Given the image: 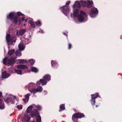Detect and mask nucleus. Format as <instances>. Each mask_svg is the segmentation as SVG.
Listing matches in <instances>:
<instances>
[{
    "mask_svg": "<svg viewBox=\"0 0 122 122\" xmlns=\"http://www.w3.org/2000/svg\"><path fill=\"white\" fill-rule=\"evenodd\" d=\"M79 10L76 9L74 10L73 14L75 16H76L78 20L81 22H84L87 20V15L86 13L82 10L80 11V14H78Z\"/></svg>",
    "mask_w": 122,
    "mask_h": 122,
    "instance_id": "obj_1",
    "label": "nucleus"
},
{
    "mask_svg": "<svg viewBox=\"0 0 122 122\" xmlns=\"http://www.w3.org/2000/svg\"><path fill=\"white\" fill-rule=\"evenodd\" d=\"M8 17H10L11 20L15 24H17L18 22L19 25L21 24V18H19L17 16H14V13H10L8 15Z\"/></svg>",
    "mask_w": 122,
    "mask_h": 122,
    "instance_id": "obj_2",
    "label": "nucleus"
},
{
    "mask_svg": "<svg viewBox=\"0 0 122 122\" xmlns=\"http://www.w3.org/2000/svg\"><path fill=\"white\" fill-rule=\"evenodd\" d=\"M51 76L50 75H46L43 77L44 79H40L39 81L37 82L36 84H40V83H41L42 85H46L47 83V82L51 80Z\"/></svg>",
    "mask_w": 122,
    "mask_h": 122,
    "instance_id": "obj_3",
    "label": "nucleus"
},
{
    "mask_svg": "<svg viewBox=\"0 0 122 122\" xmlns=\"http://www.w3.org/2000/svg\"><path fill=\"white\" fill-rule=\"evenodd\" d=\"M85 115L83 113L79 112H77L74 113L72 117V120L73 122H75L76 120V119L81 118L82 117H85Z\"/></svg>",
    "mask_w": 122,
    "mask_h": 122,
    "instance_id": "obj_4",
    "label": "nucleus"
},
{
    "mask_svg": "<svg viewBox=\"0 0 122 122\" xmlns=\"http://www.w3.org/2000/svg\"><path fill=\"white\" fill-rule=\"evenodd\" d=\"M8 45H9L14 46L16 42V38L13 36H11L10 34L8 35Z\"/></svg>",
    "mask_w": 122,
    "mask_h": 122,
    "instance_id": "obj_5",
    "label": "nucleus"
},
{
    "mask_svg": "<svg viewBox=\"0 0 122 122\" xmlns=\"http://www.w3.org/2000/svg\"><path fill=\"white\" fill-rule=\"evenodd\" d=\"M98 95V93L91 95L92 99L90 100V102L92 105H95L96 103L95 99L97 98Z\"/></svg>",
    "mask_w": 122,
    "mask_h": 122,
    "instance_id": "obj_6",
    "label": "nucleus"
},
{
    "mask_svg": "<svg viewBox=\"0 0 122 122\" xmlns=\"http://www.w3.org/2000/svg\"><path fill=\"white\" fill-rule=\"evenodd\" d=\"M16 97L15 96L9 94L8 95V103H11V104H13L15 102L14 100L15 99Z\"/></svg>",
    "mask_w": 122,
    "mask_h": 122,
    "instance_id": "obj_7",
    "label": "nucleus"
},
{
    "mask_svg": "<svg viewBox=\"0 0 122 122\" xmlns=\"http://www.w3.org/2000/svg\"><path fill=\"white\" fill-rule=\"evenodd\" d=\"M98 10L96 8L94 7L92 8L90 10V15L92 17H93L98 13Z\"/></svg>",
    "mask_w": 122,
    "mask_h": 122,
    "instance_id": "obj_8",
    "label": "nucleus"
},
{
    "mask_svg": "<svg viewBox=\"0 0 122 122\" xmlns=\"http://www.w3.org/2000/svg\"><path fill=\"white\" fill-rule=\"evenodd\" d=\"M39 113L38 111L36 109H33L31 112L30 113V116L32 117H33L34 116H39Z\"/></svg>",
    "mask_w": 122,
    "mask_h": 122,
    "instance_id": "obj_9",
    "label": "nucleus"
},
{
    "mask_svg": "<svg viewBox=\"0 0 122 122\" xmlns=\"http://www.w3.org/2000/svg\"><path fill=\"white\" fill-rule=\"evenodd\" d=\"M16 57L15 58L11 57L10 58L9 60L8 59V65H12L15 62V60Z\"/></svg>",
    "mask_w": 122,
    "mask_h": 122,
    "instance_id": "obj_10",
    "label": "nucleus"
},
{
    "mask_svg": "<svg viewBox=\"0 0 122 122\" xmlns=\"http://www.w3.org/2000/svg\"><path fill=\"white\" fill-rule=\"evenodd\" d=\"M52 67L54 68H57L58 66V62L53 60H52L51 62Z\"/></svg>",
    "mask_w": 122,
    "mask_h": 122,
    "instance_id": "obj_11",
    "label": "nucleus"
},
{
    "mask_svg": "<svg viewBox=\"0 0 122 122\" xmlns=\"http://www.w3.org/2000/svg\"><path fill=\"white\" fill-rule=\"evenodd\" d=\"M81 6L80 1V2L78 1H77L76 2L75 4L73 5V7L74 8H79Z\"/></svg>",
    "mask_w": 122,
    "mask_h": 122,
    "instance_id": "obj_12",
    "label": "nucleus"
},
{
    "mask_svg": "<svg viewBox=\"0 0 122 122\" xmlns=\"http://www.w3.org/2000/svg\"><path fill=\"white\" fill-rule=\"evenodd\" d=\"M17 68L25 70L28 69V67L26 65L24 64L20 65H18L17 67Z\"/></svg>",
    "mask_w": 122,
    "mask_h": 122,
    "instance_id": "obj_13",
    "label": "nucleus"
},
{
    "mask_svg": "<svg viewBox=\"0 0 122 122\" xmlns=\"http://www.w3.org/2000/svg\"><path fill=\"white\" fill-rule=\"evenodd\" d=\"M26 29H22L19 30L17 32V34L18 35L22 36L26 32Z\"/></svg>",
    "mask_w": 122,
    "mask_h": 122,
    "instance_id": "obj_14",
    "label": "nucleus"
},
{
    "mask_svg": "<svg viewBox=\"0 0 122 122\" xmlns=\"http://www.w3.org/2000/svg\"><path fill=\"white\" fill-rule=\"evenodd\" d=\"M30 96V95L29 93L27 94L25 96V98L23 99L22 100L25 103L27 102L29 99V97Z\"/></svg>",
    "mask_w": 122,
    "mask_h": 122,
    "instance_id": "obj_15",
    "label": "nucleus"
},
{
    "mask_svg": "<svg viewBox=\"0 0 122 122\" xmlns=\"http://www.w3.org/2000/svg\"><path fill=\"white\" fill-rule=\"evenodd\" d=\"M8 76V74L5 71L2 73V77L0 78V80H2L3 79L7 78Z\"/></svg>",
    "mask_w": 122,
    "mask_h": 122,
    "instance_id": "obj_16",
    "label": "nucleus"
},
{
    "mask_svg": "<svg viewBox=\"0 0 122 122\" xmlns=\"http://www.w3.org/2000/svg\"><path fill=\"white\" fill-rule=\"evenodd\" d=\"M87 7L88 8H90L92 6V5L93 4V2L92 0H88L87 3Z\"/></svg>",
    "mask_w": 122,
    "mask_h": 122,
    "instance_id": "obj_17",
    "label": "nucleus"
},
{
    "mask_svg": "<svg viewBox=\"0 0 122 122\" xmlns=\"http://www.w3.org/2000/svg\"><path fill=\"white\" fill-rule=\"evenodd\" d=\"M63 9V12L65 14V12H66V13L68 12H69V11L70 9L67 7V6L64 5L62 7Z\"/></svg>",
    "mask_w": 122,
    "mask_h": 122,
    "instance_id": "obj_18",
    "label": "nucleus"
},
{
    "mask_svg": "<svg viewBox=\"0 0 122 122\" xmlns=\"http://www.w3.org/2000/svg\"><path fill=\"white\" fill-rule=\"evenodd\" d=\"M16 61H18L17 63L20 64H24L27 63V61L24 59L17 60Z\"/></svg>",
    "mask_w": 122,
    "mask_h": 122,
    "instance_id": "obj_19",
    "label": "nucleus"
},
{
    "mask_svg": "<svg viewBox=\"0 0 122 122\" xmlns=\"http://www.w3.org/2000/svg\"><path fill=\"white\" fill-rule=\"evenodd\" d=\"M29 91L31 93H33L34 94H35L37 92L36 91V89L31 88H28Z\"/></svg>",
    "mask_w": 122,
    "mask_h": 122,
    "instance_id": "obj_20",
    "label": "nucleus"
},
{
    "mask_svg": "<svg viewBox=\"0 0 122 122\" xmlns=\"http://www.w3.org/2000/svg\"><path fill=\"white\" fill-rule=\"evenodd\" d=\"M5 107V106L3 102H2V100L0 99V109H3Z\"/></svg>",
    "mask_w": 122,
    "mask_h": 122,
    "instance_id": "obj_21",
    "label": "nucleus"
},
{
    "mask_svg": "<svg viewBox=\"0 0 122 122\" xmlns=\"http://www.w3.org/2000/svg\"><path fill=\"white\" fill-rule=\"evenodd\" d=\"M18 47L19 50H23L24 49V46L21 43H20Z\"/></svg>",
    "mask_w": 122,
    "mask_h": 122,
    "instance_id": "obj_22",
    "label": "nucleus"
},
{
    "mask_svg": "<svg viewBox=\"0 0 122 122\" xmlns=\"http://www.w3.org/2000/svg\"><path fill=\"white\" fill-rule=\"evenodd\" d=\"M28 23L30 24L31 27L33 28H35L36 27V25L35 24V23L32 20H29L28 21Z\"/></svg>",
    "mask_w": 122,
    "mask_h": 122,
    "instance_id": "obj_23",
    "label": "nucleus"
},
{
    "mask_svg": "<svg viewBox=\"0 0 122 122\" xmlns=\"http://www.w3.org/2000/svg\"><path fill=\"white\" fill-rule=\"evenodd\" d=\"M81 4L82 6L86 7L87 5V3L86 1L81 0L80 1Z\"/></svg>",
    "mask_w": 122,
    "mask_h": 122,
    "instance_id": "obj_24",
    "label": "nucleus"
},
{
    "mask_svg": "<svg viewBox=\"0 0 122 122\" xmlns=\"http://www.w3.org/2000/svg\"><path fill=\"white\" fill-rule=\"evenodd\" d=\"M32 106H29L27 109L26 112L27 113H30L32 111Z\"/></svg>",
    "mask_w": 122,
    "mask_h": 122,
    "instance_id": "obj_25",
    "label": "nucleus"
},
{
    "mask_svg": "<svg viewBox=\"0 0 122 122\" xmlns=\"http://www.w3.org/2000/svg\"><path fill=\"white\" fill-rule=\"evenodd\" d=\"M15 51L14 49L9 50L8 51V55H12L14 54Z\"/></svg>",
    "mask_w": 122,
    "mask_h": 122,
    "instance_id": "obj_26",
    "label": "nucleus"
},
{
    "mask_svg": "<svg viewBox=\"0 0 122 122\" xmlns=\"http://www.w3.org/2000/svg\"><path fill=\"white\" fill-rule=\"evenodd\" d=\"M60 109L59 110V112H61V111L65 109V105L64 104L61 105L60 106Z\"/></svg>",
    "mask_w": 122,
    "mask_h": 122,
    "instance_id": "obj_27",
    "label": "nucleus"
},
{
    "mask_svg": "<svg viewBox=\"0 0 122 122\" xmlns=\"http://www.w3.org/2000/svg\"><path fill=\"white\" fill-rule=\"evenodd\" d=\"M25 118L26 122H29L30 119L29 116L28 115H26L25 116Z\"/></svg>",
    "mask_w": 122,
    "mask_h": 122,
    "instance_id": "obj_28",
    "label": "nucleus"
},
{
    "mask_svg": "<svg viewBox=\"0 0 122 122\" xmlns=\"http://www.w3.org/2000/svg\"><path fill=\"white\" fill-rule=\"evenodd\" d=\"M36 117L37 122H41V117L40 115L36 116Z\"/></svg>",
    "mask_w": 122,
    "mask_h": 122,
    "instance_id": "obj_29",
    "label": "nucleus"
},
{
    "mask_svg": "<svg viewBox=\"0 0 122 122\" xmlns=\"http://www.w3.org/2000/svg\"><path fill=\"white\" fill-rule=\"evenodd\" d=\"M15 54L16 56H21V52L19 50H17L16 51Z\"/></svg>",
    "mask_w": 122,
    "mask_h": 122,
    "instance_id": "obj_30",
    "label": "nucleus"
},
{
    "mask_svg": "<svg viewBox=\"0 0 122 122\" xmlns=\"http://www.w3.org/2000/svg\"><path fill=\"white\" fill-rule=\"evenodd\" d=\"M28 62H29L30 65L33 64L35 63V60L33 59H31L28 61Z\"/></svg>",
    "mask_w": 122,
    "mask_h": 122,
    "instance_id": "obj_31",
    "label": "nucleus"
},
{
    "mask_svg": "<svg viewBox=\"0 0 122 122\" xmlns=\"http://www.w3.org/2000/svg\"><path fill=\"white\" fill-rule=\"evenodd\" d=\"M42 90V87L41 86H39L36 89V91L37 92H41Z\"/></svg>",
    "mask_w": 122,
    "mask_h": 122,
    "instance_id": "obj_32",
    "label": "nucleus"
},
{
    "mask_svg": "<svg viewBox=\"0 0 122 122\" xmlns=\"http://www.w3.org/2000/svg\"><path fill=\"white\" fill-rule=\"evenodd\" d=\"M15 72L18 74L21 75L22 74V71L21 70H15Z\"/></svg>",
    "mask_w": 122,
    "mask_h": 122,
    "instance_id": "obj_33",
    "label": "nucleus"
},
{
    "mask_svg": "<svg viewBox=\"0 0 122 122\" xmlns=\"http://www.w3.org/2000/svg\"><path fill=\"white\" fill-rule=\"evenodd\" d=\"M31 71H32L35 72H37L38 71V69L36 67H32L31 68Z\"/></svg>",
    "mask_w": 122,
    "mask_h": 122,
    "instance_id": "obj_34",
    "label": "nucleus"
},
{
    "mask_svg": "<svg viewBox=\"0 0 122 122\" xmlns=\"http://www.w3.org/2000/svg\"><path fill=\"white\" fill-rule=\"evenodd\" d=\"M35 24L36 25L40 26L41 25V21L39 20H38L37 21L35 22Z\"/></svg>",
    "mask_w": 122,
    "mask_h": 122,
    "instance_id": "obj_35",
    "label": "nucleus"
},
{
    "mask_svg": "<svg viewBox=\"0 0 122 122\" xmlns=\"http://www.w3.org/2000/svg\"><path fill=\"white\" fill-rule=\"evenodd\" d=\"M7 57H6L3 60V63L4 64L6 65V62L7 60Z\"/></svg>",
    "mask_w": 122,
    "mask_h": 122,
    "instance_id": "obj_36",
    "label": "nucleus"
},
{
    "mask_svg": "<svg viewBox=\"0 0 122 122\" xmlns=\"http://www.w3.org/2000/svg\"><path fill=\"white\" fill-rule=\"evenodd\" d=\"M34 84L33 83H30L28 85L29 88H33V86L34 85Z\"/></svg>",
    "mask_w": 122,
    "mask_h": 122,
    "instance_id": "obj_37",
    "label": "nucleus"
},
{
    "mask_svg": "<svg viewBox=\"0 0 122 122\" xmlns=\"http://www.w3.org/2000/svg\"><path fill=\"white\" fill-rule=\"evenodd\" d=\"M37 110L38 111H41L42 109V108L39 105H36Z\"/></svg>",
    "mask_w": 122,
    "mask_h": 122,
    "instance_id": "obj_38",
    "label": "nucleus"
},
{
    "mask_svg": "<svg viewBox=\"0 0 122 122\" xmlns=\"http://www.w3.org/2000/svg\"><path fill=\"white\" fill-rule=\"evenodd\" d=\"M4 99L5 102L7 103H8V96L7 94H6L5 96Z\"/></svg>",
    "mask_w": 122,
    "mask_h": 122,
    "instance_id": "obj_39",
    "label": "nucleus"
},
{
    "mask_svg": "<svg viewBox=\"0 0 122 122\" xmlns=\"http://www.w3.org/2000/svg\"><path fill=\"white\" fill-rule=\"evenodd\" d=\"M23 14H22L20 12H18L17 13V16H20L21 15L23 16Z\"/></svg>",
    "mask_w": 122,
    "mask_h": 122,
    "instance_id": "obj_40",
    "label": "nucleus"
},
{
    "mask_svg": "<svg viewBox=\"0 0 122 122\" xmlns=\"http://www.w3.org/2000/svg\"><path fill=\"white\" fill-rule=\"evenodd\" d=\"M72 46L71 44L69 43L68 44V49L69 50H70L72 48Z\"/></svg>",
    "mask_w": 122,
    "mask_h": 122,
    "instance_id": "obj_41",
    "label": "nucleus"
},
{
    "mask_svg": "<svg viewBox=\"0 0 122 122\" xmlns=\"http://www.w3.org/2000/svg\"><path fill=\"white\" fill-rule=\"evenodd\" d=\"M17 107L18 109H20V110L22 108V105L20 106L18 105L17 106Z\"/></svg>",
    "mask_w": 122,
    "mask_h": 122,
    "instance_id": "obj_42",
    "label": "nucleus"
},
{
    "mask_svg": "<svg viewBox=\"0 0 122 122\" xmlns=\"http://www.w3.org/2000/svg\"><path fill=\"white\" fill-rule=\"evenodd\" d=\"M6 40L7 42V43H8V34L6 33Z\"/></svg>",
    "mask_w": 122,
    "mask_h": 122,
    "instance_id": "obj_43",
    "label": "nucleus"
},
{
    "mask_svg": "<svg viewBox=\"0 0 122 122\" xmlns=\"http://www.w3.org/2000/svg\"><path fill=\"white\" fill-rule=\"evenodd\" d=\"M70 1H68L66 3V5H68L70 4Z\"/></svg>",
    "mask_w": 122,
    "mask_h": 122,
    "instance_id": "obj_44",
    "label": "nucleus"
},
{
    "mask_svg": "<svg viewBox=\"0 0 122 122\" xmlns=\"http://www.w3.org/2000/svg\"><path fill=\"white\" fill-rule=\"evenodd\" d=\"M68 34V32H64L63 33V34L65 36H67V35Z\"/></svg>",
    "mask_w": 122,
    "mask_h": 122,
    "instance_id": "obj_45",
    "label": "nucleus"
},
{
    "mask_svg": "<svg viewBox=\"0 0 122 122\" xmlns=\"http://www.w3.org/2000/svg\"><path fill=\"white\" fill-rule=\"evenodd\" d=\"M25 17H22V21H23L25 20Z\"/></svg>",
    "mask_w": 122,
    "mask_h": 122,
    "instance_id": "obj_46",
    "label": "nucleus"
},
{
    "mask_svg": "<svg viewBox=\"0 0 122 122\" xmlns=\"http://www.w3.org/2000/svg\"><path fill=\"white\" fill-rule=\"evenodd\" d=\"M2 92H1L0 91V97H1L2 95Z\"/></svg>",
    "mask_w": 122,
    "mask_h": 122,
    "instance_id": "obj_47",
    "label": "nucleus"
},
{
    "mask_svg": "<svg viewBox=\"0 0 122 122\" xmlns=\"http://www.w3.org/2000/svg\"><path fill=\"white\" fill-rule=\"evenodd\" d=\"M44 92L45 93V94L47 93V91H44Z\"/></svg>",
    "mask_w": 122,
    "mask_h": 122,
    "instance_id": "obj_48",
    "label": "nucleus"
},
{
    "mask_svg": "<svg viewBox=\"0 0 122 122\" xmlns=\"http://www.w3.org/2000/svg\"><path fill=\"white\" fill-rule=\"evenodd\" d=\"M78 122V119H76V120L75 122Z\"/></svg>",
    "mask_w": 122,
    "mask_h": 122,
    "instance_id": "obj_49",
    "label": "nucleus"
},
{
    "mask_svg": "<svg viewBox=\"0 0 122 122\" xmlns=\"http://www.w3.org/2000/svg\"><path fill=\"white\" fill-rule=\"evenodd\" d=\"M120 38L121 39H122V35L120 36Z\"/></svg>",
    "mask_w": 122,
    "mask_h": 122,
    "instance_id": "obj_50",
    "label": "nucleus"
},
{
    "mask_svg": "<svg viewBox=\"0 0 122 122\" xmlns=\"http://www.w3.org/2000/svg\"><path fill=\"white\" fill-rule=\"evenodd\" d=\"M98 106V105H96V107H97Z\"/></svg>",
    "mask_w": 122,
    "mask_h": 122,
    "instance_id": "obj_51",
    "label": "nucleus"
},
{
    "mask_svg": "<svg viewBox=\"0 0 122 122\" xmlns=\"http://www.w3.org/2000/svg\"><path fill=\"white\" fill-rule=\"evenodd\" d=\"M10 76V74H8V77Z\"/></svg>",
    "mask_w": 122,
    "mask_h": 122,
    "instance_id": "obj_52",
    "label": "nucleus"
},
{
    "mask_svg": "<svg viewBox=\"0 0 122 122\" xmlns=\"http://www.w3.org/2000/svg\"><path fill=\"white\" fill-rule=\"evenodd\" d=\"M25 21H27V20L26 19H25Z\"/></svg>",
    "mask_w": 122,
    "mask_h": 122,
    "instance_id": "obj_53",
    "label": "nucleus"
},
{
    "mask_svg": "<svg viewBox=\"0 0 122 122\" xmlns=\"http://www.w3.org/2000/svg\"><path fill=\"white\" fill-rule=\"evenodd\" d=\"M8 49H10V46H8Z\"/></svg>",
    "mask_w": 122,
    "mask_h": 122,
    "instance_id": "obj_54",
    "label": "nucleus"
},
{
    "mask_svg": "<svg viewBox=\"0 0 122 122\" xmlns=\"http://www.w3.org/2000/svg\"><path fill=\"white\" fill-rule=\"evenodd\" d=\"M31 122H35L34 121H33Z\"/></svg>",
    "mask_w": 122,
    "mask_h": 122,
    "instance_id": "obj_55",
    "label": "nucleus"
},
{
    "mask_svg": "<svg viewBox=\"0 0 122 122\" xmlns=\"http://www.w3.org/2000/svg\"><path fill=\"white\" fill-rule=\"evenodd\" d=\"M5 50H4V53L5 52Z\"/></svg>",
    "mask_w": 122,
    "mask_h": 122,
    "instance_id": "obj_56",
    "label": "nucleus"
},
{
    "mask_svg": "<svg viewBox=\"0 0 122 122\" xmlns=\"http://www.w3.org/2000/svg\"><path fill=\"white\" fill-rule=\"evenodd\" d=\"M7 18H8V16H7Z\"/></svg>",
    "mask_w": 122,
    "mask_h": 122,
    "instance_id": "obj_57",
    "label": "nucleus"
}]
</instances>
